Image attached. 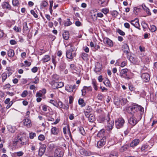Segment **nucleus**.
<instances>
[{"instance_id":"bb28decb","label":"nucleus","mask_w":157,"mask_h":157,"mask_svg":"<svg viewBox=\"0 0 157 157\" xmlns=\"http://www.w3.org/2000/svg\"><path fill=\"white\" fill-rule=\"evenodd\" d=\"M59 78V76L56 75L54 74L52 76V82L53 83L54 82H56V81L58 80Z\"/></svg>"},{"instance_id":"1a4fd4ad","label":"nucleus","mask_w":157,"mask_h":157,"mask_svg":"<svg viewBox=\"0 0 157 157\" xmlns=\"http://www.w3.org/2000/svg\"><path fill=\"white\" fill-rule=\"evenodd\" d=\"M46 147V145L44 144L42 145L40 147L39 150V155L40 156H42L45 152Z\"/></svg>"},{"instance_id":"f03ea898","label":"nucleus","mask_w":157,"mask_h":157,"mask_svg":"<svg viewBox=\"0 0 157 157\" xmlns=\"http://www.w3.org/2000/svg\"><path fill=\"white\" fill-rule=\"evenodd\" d=\"M124 120L122 118H120L117 119L115 122V125L117 128H122L124 124Z\"/></svg>"},{"instance_id":"412c9836","label":"nucleus","mask_w":157,"mask_h":157,"mask_svg":"<svg viewBox=\"0 0 157 157\" xmlns=\"http://www.w3.org/2000/svg\"><path fill=\"white\" fill-rule=\"evenodd\" d=\"M7 128L8 131L11 133H14L16 130V128L15 126H12L10 125H8Z\"/></svg>"},{"instance_id":"4c0bfd02","label":"nucleus","mask_w":157,"mask_h":157,"mask_svg":"<svg viewBox=\"0 0 157 157\" xmlns=\"http://www.w3.org/2000/svg\"><path fill=\"white\" fill-rule=\"evenodd\" d=\"M103 83L104 84L107 86L110 87L111 86L110 81L108 79L105 80L103 82Z\"/></svg>"},{"instance_id":"13d9d810","label":"nucleus","mask_w":157,"mask_h":157,"mask_svg":"<svg viewBox=\"0 0 157 157\" xmlns=\"http://www.w3.org/2000/svg\"><path fill=\"white\" fill-rule=\"evenodd\" d=\"M97 98L99 100L101 101L103 98V95L101 94H99L97 96Z\"/></svg>"},{"instance_id":"e2e57ef3","label":"nucleus","mask_w":157,"mask_h":157,"mask_svg":"<svg viewBox=\"0 0 157 157\" xmlns=\"http://www.w3.org/2000/svg\"><path fill=\"white\" fill-rule=\"evenodd\" d=\"M87 87L86 86H84L82 90V95H84L86 94V89Z\"/></svg>"},{"instance_id":"f704fd0d","label":"nucleus","mask_w":157,"mask_h":157,"mask_svg":"<svg viewBox=\"0 0 157 157\" xmlns=\"http://www.w3.org/2000/svg\"><path fill=\"white\" fill-rule=\"evenodd\" d=\"M23 154L24 153L22 151H20L14 153L13 155H14V157L16 156L20 157L22 156Z\"/></svg>"},{"instance_id":"603ef678","label":"nucleus","mask_w":157,"mask_h":157,"mask_svg":"<svg viewBox=\"0 0 157 157\" xmlns=\"http://www.w3.org/2000/svg\"><path fill=\"white\" fill-rule=\"evenodd\" d=\"M117 153L116 152H112L110 155V157H117Z\"/></svg>"},{"instance_id":"7ed1b4c3","label":"nucleus","mask_w":157,"mask_h":157,"mask_svg":"<svg viewBox=\"0 0 157 157\" xmlns=\"http://www.w3.org/2000/svg\"><path fill=\"white\" fill-rule=\"evenodd\" d=\"M17 140L15 141L14 144L19 147H21L22 146L26 145V143L24 141L23 138H20L19 136H17Z\"/></svg>"},{"instance_id":"ea45409f","label":"nucleus","mask_w":157,"mask_h":157,"mask_svg":"<svg viewBox=\"0 0 157 157\" xmlns=\"http://www.w3.org/2000/svg\"><path fill=\"white\" fill-rule=\"evenodd\" d=\"M13 29L15 32L18 33L20 32L21 31V29L20 27H18L16 26H15L13 27Z\"/></svg>"},{"instance_id":"9d476101","label":"nucleus","mask_w":157,"mask_h":157,"mask_svg":"<svg viewBox=\"0 0 157 157\" xmlns=\"http://www.w3.org/2000/svg\"><path fill=\"white\" fill-rule=\"evenodd\" d=\"M106 141V137H103L97 143L98 147L100 148L102 147L105 144Z\"/></svg>"},{"instance_id":"a211bd4d","label":"nucleus","mask_w":157,"mask_h":157,"mask_svg":"<svg viewBox=\"0 0 157 157\" xmlns=\"http://www.w3.org/2000/svg\"><path fill=\"white\" fill-rule=\"evenodd\" d=\"M107 122L108 124L106 128L108 131L111 130L112 129L113 126L114 125V122L110 120H109Z\"/></svg>"},{"instance_id":"f3484780","label":"nucleus","mask_w":157,"mask_h":157,"mask_svg":"<svg viewBox=\"0 0 157 157\" xmlns=\"http://www.w3.org/2000/svg\"><path fill=\"white\" fill-rule=\"evenodd\" d=\"M102 68V66L100 63L97 62L95 64V68L94 69L95 72L97 73L99 72Z\"/></svg>"},{"instance_id":"09e8293b","label":"nucleus","mask_w":157,"mask_h":157,"mask_svg":"<svg viewBox=\"0 0 157 157\" xmlns=\"http://www.w3.org/2000/svg\"><path fill=\"white\" fill-rule=\"evenodd\" d=\"M79 131L83 135H84L85 134V131L83 127H80L79 128Z\"/></svg>"},{"instance_id":"f8f14e48","label":"nucleus","mask_w":157,"mask_h":157,"mask_svg":"<svg viewBox=\"0 0 157 157\" xmlns=\"http://www.w3.org/2000/svg\"><path fill=\"white\" fill-rule=\"evenodd\" d=\"M141 77L143 81L145 82H147L150 80V77L149 75L147 73L142 74L141 75Z\"/></svg>"},{"instance_id":"c85d7f7f","label":"nucleus","mask_w":157,"mask_h":157,"mask_svg":"<svg viewBox=\"0 0 157 157\" xmlns=\"http://www.w3.org/2000/svg\"><path fill=\"white\" fill-rule=\"evenodd\" d=\"M65 90L68 92H73L72 86L68 84L65 86Z\"/></svg>"},{"instance_id":"4be33fe9","label":"nucleus","mask_w":157,"mask_h":157,"mask_svg":"<svg viewBox=\"0 0 157 157\" xmlns=\"http://www.w3.org/2000/svg\"><path fill=\"white\" fill-rule=\"evenodd\" d=\"M51 132L52 134L54 135H56L58 133L59 130L56 127H53L51 128Z\"/></svg>"},{"instance_id":"c9c22d12","label":"nucleus","mask_w":157,"mask_h":157,"mask_svg":"<svg viewBox=\"0 0 157 157\" xmlns=\"http://www.w3.org/2000/svg\"><path fill=\"white\" fill-rule=\"evenodd\" d=\"M49 3H50V7H49L50 12V13L51 14H52V12H53L52 7L53 6V2L52 0H50L49 1Z\"/></svg>"},{"instance_id":"f257e3e1","label":"nucleus","mask_w":157,"mask_h":157,"mask_svg":"<svg viewBox=\"0 0 157 157\" xmlns=\"http://www.w3.org/2000/svg\"><path fill=\"white\" fill-rule=\"evenodd\" d=\"M127 109L128 113L136 116L138 120H141L144 111V108L142 106L134 104L130 106Z\"/></svg>"},{"instance_id":"3c124183","label":"nucleus","mask_w":157,"mask_h":157,"mask_svg":"<svg viewBox=\"0 0 157 157\" xmlns=\"http://www.w3.org/2000/svg\"><path fill=\"white\" fill-rule=\"evenodd\" d=\"M28 94V92L27 91L25 90L21 94V96L22 97H25Z\"/></svg>"},{"instance_id":"0e129e2a","label":"nucleus","mask_w":157,"mask_h":157,"mask_svg":"<svg viewBox=\"0 0 157 157\" xmlns=\"http://www.w3.org/2000/svg\"><path fill=\"white\" fill-rule=\"evenodd\" d=\"M38 70L37 67H34L31 69V71L33 73L36 72Z\"/></svg>"},{"instance_id":"680f3d73","label":"nucleus","mask_w":157,"mask_h":157,"mask_svg":"<svg viewBox=\"0 0 157 157\" xmlns=\"http://www.w3.org/2000/svg\"><path fill=\"white\" fill-rule=\"evenodd\" d=\"M147 146L146 145H144L141 147V150L142 151H144L147 148Z\"/></svg>"},{"instance_id":"aec40b11","label":"nucleus","mask_w":157,"mask_h":157,"mask_svg":"<svg viewBox=\"0 0 157 157\" xmlns=\"http://www.w3.org/2000/svg\"><path fill=\"white\" fill-rule=\"evenodd\" d=\"M2 6L3 9H6L8 10H10L11 9V6L10 5L6 2H3Z\"/></svg>"},{"instance_id":"6e6552de","label":"nucleus","mask_w":157,"mask_h":157,"mask_svg":"<svg viewBox=\"0 0 157 157\" xmlns=\"http://www.w3.org/2000/svg\"><path fill=\"white\" fill-rule=\"evenodd\" d=\"M129 22L135 27L138 28L139 30L140 29V25L139 23V20L138 19L136 18L134 20L131 21Z\"/></svg>"},{"instance_id":"774afa93","label":"nucleus","mask_w":157,"mask_h":157,"mask_svg":"<svg viewBox=\"0 0 157 157\" xmlns=\"http://www.w3.org/2000/svg\"><path fill=\"white\" fill-rule=\"evenodd\" d=\"M48 107V106L46 105H43L42 106V109L44 111H47Z\"/></svg>"},{"instance_id":"39448f33","label":"nucleus","mask_w":157,"mask_h":157,"mask_svg":"<svg viewBox=\"0 0 157 157\" xmlns=\"http://www.w3.org/2000/svg\"><path fill=\"white\" fill-rule=\"evenodd\" d=\"M139 120H138L136 116L132 115L128 120V123L131 125L134 126Z\"/></svg>"},{"instance_id":"6ab92c4d","label":"nucleus","mask_w":157,"mask_h":157,"mask_svg":"<svg viewBox=\"0 0 157 157\" xmlns=\"http://www.w3.org/2000/svg\"><path fill=\"white\" fill-rule=\"evenodd\" d=\"M30 31L29 28L27 25L26 22H25L23 23V32L25 33H29Z\"/></svg>"},{"instance_id":"423d86ee","label":"nucleus","mask_w":157,"mask_h":157,"mask_svg":"<svg viewBox=\"0 0 157 157\" xmlns=\"http://www.w3.org/2000/svg\"><path fill=\"white\" fill-rule=\"evenodd\" d=\"M64 85V83L63 82H54L52 85V86L53 89H57L59 88H61L63 87Z\"/></svg>"},{"instance_id":"4468645a","label":"nucleus","mask_w":157,"mask_h":157,"mask_svg":"<svg viewBox=\"0 0 157 157\" xmlns=\"http://www.w3.org/2000/svg\"><path fill=\"white\" fill-rule=\"evenodd\" d=\"M140 140L138 139H136L132 141L130 144V147L134 148L136 146L140 143Z\"/></svg>"},{"instance_id":"72a5a7b5","label":"nucleus","mask_w":157,"mask_h":157,"mask_svg":"<svg viewBox=\"0 0 157 157\" xmlns=\"http://www.w3.org/2000/svg\"><path fill=\"white\" fill-rule=\"evenodd\" d=\"M78 103L79 104L81 105V107L85 106L86 105V103L82 99H79L78 101Z\"/></svg>"},{"instance_id":"a19ab883","label":"nucleus","mask_w":157,"mask_h":157,"mask_svg":"<svg viewBox=\"0 0 157 157\" xmlns=\"http://www.w3.org/2000/svg\"><path fill=\"white\" fill-rule=\"evenodd\" d=\"M72 24V23L70 21V19L67 18V20L65 22L64 25L65 26H68L71 25Z\"/></svg>"},{"instance_id":"37998d69","label":"nucleus","mask_w":157,"mask_h":157,"mask_svg":"<svg viewBox=\"0 0 157 157\" xmlns=\"http://www.w3.org/2000/svg\"><path fill=\"white\" fill-rule=\"evenodd\" d=\"M63 103L61 101L58 102V103H57V104H56V105H55V106L57 107H59L60 108H62L63 107Z\"/></svg>"},{"instance_id":"864d4df0","label":"nucleus","mask_w":157,"mask_h":157,"mask_svg":"<svg viewBox=\"0 0 157 157\" xmlns=\"http://www.w3.org/2000/svg\"><path fill=\"white\" fill-rule=\"evenodd\" d=\"M36 136L35 133L31 132L29 133V137L30 139H33Z\"/></svg>"},{"instance_id":"2f4dec72","label":"nucleus","mask_w":157,"mask_h":157,"mask_svg":"<svg viewBox=\"0 0 157 157\" xmlns=\"http://www.w3.org/2000/svg\"><path fill=\"white\" fill-rule=\"evenodd\" d=\"M106 1V0H99L98 3L99 5L102 6H105L107 4Z\"/></svg>"},{"instance_id":"a878e982","label":"nucleus","mask_w":157,"mask_h":157,"mask_svg":"<svg viewBox=\"0 0 157 157\" xmlns=\"http://www.w3.org/2000/svg\"><path fill=\"white\" fill-rule=\"evenodd\" d=\"M142 6L143 9L146 12L148 15L149 16L151 15V13L150 11V10L148 8L146 7L145 5L143 4Z\"/></svg>"},{"instance_id":"e433bc0d","label":"nucleus","mask_w":157,"mask_h":157,"mask_svg":"<svg viewBox=\"0 0 157 157\" xmlns=\"http://www.w3.org/2000/svg\"><path fill=\"white\" fill-rule=\"evenodd\" d=\"M48 5V3L45 0L43 1L41 3V7L42 8L46 7Z\"/></svg>"},{"instance_id":"cd10ccee","label":"nucleus","mask_w":157,"mask_h":157,"mask_svg":"<svg viewBox=\"0 0 157 157\" xmlns=\"http://www.w3.org/2000/svg\"><path fill=\"white\" fill-rule=\"evenodd\" d=\"M80 56L84 60H87L88 59V55L84 52H82L80 54Z\"/></svg>"},{"instance_id":"7c9ffc66","label":"nucleus","mask_w":157,"mask_h":157,"mask_svg":"<svg viewBox=\"0 0 157 157\" xmlns=\"http://www.w3.org/2000/svg\"><path fill=\"white\" fill-rule=\"evenodd\" d=\"M89 121L91 122H93L95 120V117L94 115L93 114H90L87 117Z\"/></svg>"},{"instance_id":"79ce46f5","label":"nucleus","mask_w":157,"mask_h":157,"mask_svg":"<svg viewBox=\"0 0 157 157\" xmlns=\"http://www.w3.org/2000/svg\"><path fill=\"white\" fill-rule=\"evenodd\" d=\"M130 60L131 62L134 64H137L138 63V62L136 60V59L132 57L130 58Z\"/></svg>"},{"instance_id":"338daca9","label":"nucleus","mask_w":157,"mask_h":157,"mask_svg":"<svg viewBox=\"0 0 157 157\" xmlns=\"http://www.w3.org/2000/svg\"><path fill=\"white\" fill-rule=\"evenodd\" d=\"M42 96V94L40 92V91L39 92H37L36 94V97H40Z\"/></svg>"},{"instance_id":"20e7f679","label":"nucleus","mask_w":157,"mask_h":157,"mask_svg":"<svg viewBox=\"0 0 157 157\" xmlns=\"http://www.w3.org/2000/svg\"><path fill=\"white\" fill-rule=\"evenodd\" d=\"M128 71V70L127 68H125L121 70L120 73V76L122 78L129 79V78L127 75V73Z\"/></svg>"},{"instance_id":"6e6d98bb","label":"nucleus","mask_w":157,"mask_h":157,"mask_svg":"<svg viewBox=\"0 0 157 157\" xmlns=\"http://www.w3.org/2000/svg\"><path fill=\"white\" fill-rule=\"evenodd\" d=\"M117 32L120 35H121L124 36L125 35V33L120 29H117Z\"/></svg>"},{"instance_id":"393cba45","label":"nucleus","mask_w":157,"mask_h":157,"mask_svg":"<svg viewBox=\"0 0 157 157\" xmlns=\"http://www.w3.org/2000/svg\"><path fill=\"white\" fill-rule=\"evenodd\" d=\"M7 54L9 57H13L15 54L14 51L12 49H10L8 51Z\"/></svg>"},{"instance_id":"0eeeda50","label":"nucleus","mask_w":157,"mask_h":157,"mask_svg":"<svg viewBox=\"0 0 157 157\" xmlns=\"http://www.w3.org/2000/svg\"><path fill=\"white\" fill-rule=\"evenodd\" d=\"M63 150L61 149H56L54 152L55 157H63Z\"/></svg>"},{"instance_id":"ddd939ff","label":"nucleus","mask_w":157,"mask_h":157,"mask_svg":"<svg viewBox=\"0 0 157 157\" xmlns=\"http://www.w3.org/2000/svg\"><path fill=\"white\" fill-rule=\"evenodd\" d=\"M23 125L27 128H29L32 125L31 120L28 118L24 119L23 121Z\"/></svg>"},{"instance_id":"69168bd1","label":"nucleus","mask_w":157,"mask_h":157,"mask_svg":"<svg viewBox=\"0 0 157 157\" xmlns=\"http://www.w3.org/2000/svg\"><path fill=\"white\" fill-rule=\"evenodd\" d=\"M13 103V101H10L9 103L8 104V105L6 107V108L7 109H8L12 105Z\"/></svg>"},{"instance_id":"dca6fc26","label":"nucleus","mask_w":157,"mask_h":157,"mask_svg":"<svg viewBox=\"0 0 157 157\" xmlns=\"http://www.w3.org/2000/svg\"><path fill=\"white\" fill-rule=\"evenodd\" d=\"M122 50L126 54L129 53V49L128 45L126 44H124L122 47Z\"/></svg>"},{"instance_id":"8fccbe9b","label":"nucleus","mask_w":157,"mask_h":157,"mask_svg":"<svg viewBox=\"0 0 157 157\" xmlns=\"http://www.w3.org/2000/svg\"><path fill=\"white\" fill-rule=\"evenodd\" d=\"M92 84H93V87L94 88V89L95 90H98V88L97 86V83L96 81H93Z\"/></svg>"},{"instance_id":"58836bf2","label":"nucleus","mask_w":157,"mask_h":157,"mask_svg":"<svg viewBox=\"0 0 157 157\" xmlns=\"http://www.w3.org/2000/svg\"><path fill=\"white\" fill-rule=\"evenodd\" d=\"M2 82H4L7 78V75L6 73H3L2 74Z\"/></svg>"},{"instance_id":"c756f323","label":"nucleus","mask_w":157,"mask_h":157,"mask_svg":"<svg viewBox=\"0 0 157 157\" xmlns=\"http://www.w3.org/2000/svg\"><path fill=\"white\" fill-rule=\"evenodd\" d=\"M80 154L84 156H88V152L84 148H82L79 151Z\"/></svg>"},{"instance_id":"4d7b16f0","label":"nucleus","mask_w":157,"mask_h":157,"mask_svg":"<svg viewBox=\"0 0 157 157\" xmlns=\"http://www.w3.org/2000/svg\"><path fill=\"white\" fill-rule=\"evenodd\" d=\"M31 13L33 16L36 18L38 17L37 15L35 13V11L33 10H31L30 11Z\"/></svg>"},{"instance_id":"49530a36","label":"nucleus","mask_w":157,"mask_h":157,"mask_svg":"<svg viewBox=\"0 0 157 157\" xmlns=\"http://www.w3.org/2000/svg\"><path fill=\"white\" fill-rule=\"evenodd\" d=\"M38 139L40 141H43L45 140V137L43 135L40 134L38 136Z\"/></svg>"},{"instance_id":"c03bdc74","label":"nucleus","mask_w":157,"mask_h":157,"mask_svg":"<svg viewBox=\"0 0 157 157\" xmlns=\"http://www.w3.org/2000/svg\"><path fill=\"white\" fill-rule=\"evenodd\" d=\"M111 14L113 16L116 17L118 15V13L116 10H114L111 12Z\"/></svg>"},{"instance_id":"b1692460","label":"nucleus","mask_w":157,"mask_h":157,"mask_svg":"<svg viewBox=\"0 0 157 157\" xmlns=\"http://www.w3.org/2000/svg\"><path fill=\"white\" fill-rule=\"evenodd\" d=\"M63 36L64 39L65 40H67L69 37V33L68 31H65L63 33Z\"/></svg>"},{"instance_id":"9b49d317","label":"nucleus","mask_w":157,"mask_h":157,"mask_svg":"<svg viewBox=\"0 0 157 157\" xmlns=\"http://www.w3.org/2000/svg\"><path fill=\"white\" fill-rule=\"evenodd\" d=\"M103 41L105 44H107L109 47H112L113 46V43L112 40L108 38H104Z\"/></svg>"},{"instance_id":"bf43d9fd","label":"nucleus","mask_w":157,"mask_h":157,"mask_svg":"<svg viewBox=\"0 0 157 157\" xmlns=\"http://www.w3.org/2000/svg\"><path fill=\"white\" fill-rule=\"evenodd\" d=\"M151 32H154L156 30V27L154 25H152L151 26Z\"/></svg>"},{"instance_id":"a18cd8bd","label":"nucleus","mask_w":157,"mask_h":157,"mask_svg":"<svg viewBox=\"0 0 157 157\" xmlns=\"http://www.w3.org/2000/svg\"><path fill=\"white\" fill-rule=\"evenodd\" d=\"M12 4L13 6H17L19 4V2L18 0H13Z\"/></svg>"},{"instance_id":"5fc2aeb1","label":"nucleus","mask_w":157,"mask_h":157,"mask_svg":"<svg viewBox=\"0 0 157 157\" xmlns=\"http://www.w3.org/2000/svg\"><path fill=\"white\" fill-rule=\"evenodd\" d=\"M128 146L127 145H125L122 146L120 149V151L121 152H123L126 150L128 149Z\"/></svg>"},{"instance_id":"de8ad7c7","label":"nucleus","mask_w":157,"mask_h":157,"mask_svg":"<svg viewBox=\"0 0 157 157\" xmlns=\"http://www.w3.org/2000/svg\"><path fill=\"white\" fill-rule=\"evenodd\" d=\"M24 63H25V67H29L31 64V62L27 60H25L24 61Z\"/></svg>"},{"instance_id":"2eb2a0df","label":"nucleus","mask_w":157,"mask_h":157,"mask_svg":"<svg viewBox=\"0 0 157 157\" xmlns=\"http://www.w3.org/2000/svg\"><path fill=\"white\" fill-rule=\"evenodd\" d=\"M67 57L70 59H72L74 57H75L76 55V53L74 52L73 53L69 51H67L66 53Z\"/></svg>"},{"instance_id":"5701e85b","label":"nucleus","mask_w":157,"mask_h":157,"mask_svg":"<svg viewBox=\"0 0 157 157\" xmlns=\"http://www.w3.org/2000/svg\"><path fill=\"white\" fill-rule=\"evenodd\" d=\"M51 58L48 55H45L42 59L41 61L43 63L47 62L50 60Z\"/></svg>"},{"instance_id":"473e14b6","label":"nucleus","mask_w":157,"mask_h":157,"mask_svg":"<svg viewBox=\"0 0 157 157\" xmlns=\"http://www.w3.org/2000/svg\"><path fill=\"white\" fill-rule=\"evenodd\" d=\"M68 46H70V49L67 51H69L73 52H74L76 50V49L75 47L73 44H70L68 45Z\"/></svg>"},{"instance_id":"052dcab7","label":"nucleus","mask_w":157,"mask_h":157,"mask_svg":"<svg viewBox=\"0 0 157 157\" xmlns=\"http://www.w3.org/2000/svg\"><path fill=\"white\" fill-rule=\"evenodd\" d=\"M109 10L107 8H105L104 9H103L101 11L105 14H107L109 12Z\"/></svg>"}]
</instances>
